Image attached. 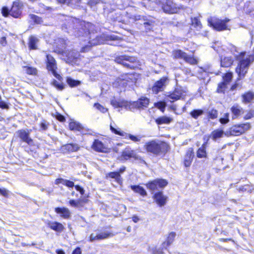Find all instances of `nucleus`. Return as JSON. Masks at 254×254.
<instances>
[{
    "mask_svg": "<svg viewBox=\"0 0 254 254\" xmlns=\"http://www.w3.org/2000/svg\"><path fill=\"white\" fill-rule=\"evenodd\" d=\"M67 23L64 24L67 32L75 36L81 38L80 52H88L92 46L107 43L111 45H116L112 41H117L119 37L115 35L103 34L99 36L96 34L95 26L90 22L72 17H68L66 20Z\"/></svg>",
    "mask_w": 254,
    "mask_h": 254,
    "instance_id": "f257e3e1",
    "label": "nucleus"
},
{
    "mask_svg": "<svg viewBox=\"0 0 254 254\" xmlns=\"http://www.w3.org/2000/svg\"><path fill=\"white\" fill-rule=\"evenodd\" d=\"M149 103V99L142 97L137 101L128 102L124 100L113 99L111 101V105L115 108H125L126 109L133 110L134 109H143L146 108Z\"/></svg>",
    "mask_w": 254,
    "mask_h": 254,
    "instance_id": "f03ea898",
    "label": "nucleus"
},
{
    "mask_svg": "<svg viewBox=\"0 0 254 254\" xmlns=\"http://www.w3.org/2000/svg\"><path fill=\"white\" fill-rule=\"evenodd\" d=\"M146 151L156 156L165 154L168 150L167 143L159 140H153L146 142L144 145Z\"/></svg>",
    "mask_w": 254,
    "mask_h": 254,
    "instance_id": "7ed1b4c3",
    "label": "nucleus"
},
{
    "mask_svg": "<svg viewBox=\"0 0 254 254\" xmlns=\"http://www.w3.org/2000/svg\"><path fill=\"white\" fill-rule=\"evenodd\" d=\"M136 78L132 74L127 73L121 75L113 83L114 87L122 88L133 86L136 82Z\"/></svg>",
    "mask_w": 254,
    "mask_h": 254,
    "instance_id": "20e7f679",
    "label": "nucleus"
},
{
    "mask_svg": "<svg viewBox=\"0 0 254 254\" xmlns=\"http://www.w3.org/2000/svg\"><path fill=\"white\" fill-rule=\"evenodd\" d=\"M229 19H220L216 17H210L208 18L207 21L209 25L212 26L217 31H221L227 29L226 23L229 22Z\"/></svg>",
    "mask_w": 254,
    "mask_h": 254,
    "instance_id": "39448f33",
    "label": "nucleus"
},
{
    "mask_svg": "<svg viewBox=\"0 0 254 254\" xmlns=\"http://www.w3.org/2000/svg\"><path fill=\"white\" fill-rule=\"evenodd\" d=\"M250 127L251 126L249 123L235 125L225 132V135L238 136L249 129Z\"/></svg>",
    "mask_w": 254,
    "mask_h": 254,
    "instance_id": "423d86ee",
    "label": "nucleus"
},
{
    "mask_svg": "<svg viewBox=\"0 0 254 254\" xmlns=\"http://www.w3.org/2000/svg\"><path fill=\"white\" fill-rule=\"evenodd\" d=\"M46 59V63L48 70L51 71L57 79L62 81L63 80L62 77L56 71L57 64L55 59L50 55H47Z\"/></svg>",
    "mask_w": 254,
    "mask_h": 254,
    "instance_id": "0eeeda50",
    "label": "nucleus"
},
{
    "mask_svg": "<svg viewBox=\"0 0 254 254\" xmlns=\"http://www.w3.org/2000/svg\"><path fill=\"white\" fill-rule=\"evenodd\" d=\"M115 61L127 68H133L135 67L133 64L136 62V59L134 57L121 55L117 57Z\"/></svg>",
    "mask_w": 254,
    "mask_h": 254,
    "instance_id": "6e6552de",
    "label": "nucleus"
},
{
    "mask_svg": "<svg viewBox=\"0 0 254 254\" xmlns=\"http://www.w3.org/2000/svg\"><path fill=\"white\" fill-rule=\"evenodd\" d=\"M69 127L70 130L78 131L82 134L93 135L94 133L91 129L83 127L79 123L75 121H71L69 124Z\"/></svg>",
    "mask_w": 254,
    "mask_h": 254,
    "instance_id": "1a4fd4ad",
    "label": "nucleus"
},
{
    "mask_svg": "<svg viewBox=\"0 0 254 254\" xmlns=\"http://www.w3.org/2000/svg\"><path fill=\"white\" fill-rule=\"evenodd\" d=\"M173 56L175 59H183L186 62L191 64H197V60L192 57L188 56L186 53L181 50H175L173 52Z\"/></svg>",
    "mask_w": 254,
    "mask_h": 254,
    "instance_id": "9d476101",
    "label": "nucleus"
},
{
    "mask_svg": "<svg viewBox=\"0 0 254 254\" xmlns=\"http://www.w3.org/2000/svg\"><path fill=\"white\" fill-rule=\"evenodd\" d=\"M168 184V182L164 179H156L146 184L147 188L151 191L157 190L158 189H163Z\"/></svg>",
    "mask_w": 254,
    "mask_h": 254,
    "instance_id": "9b49d317",
    "label": "nucleus"
},
{
    "mask_svg": "<svg viewBox=\"0 0 254 254\" xmlns=\"http://www.w3.org/2000/svg\"><path fill=\"white\" fill-rule=\"evenodd\" d=\"M169 79L167 77H163L160 80L155 82L152 87V91L154 94H158L162 91L168 82Z\"/></svg>",
    "mask_w": 254,
    "mask_h": 254,
    "instance_id": "f8f14e48",
    "label": "nucleus"
},
{
    "mask_svg": "<svg viewBox=\"0 0 254 254\" xmlns=\"http://www.w3.org/2000/svg\"><path fill=\"white\" fill-rule=\"evenodd\" d=\"M165 1L162 3V8L163 11L168 13H175L178 11L179 7L177 6V4L174 3L170 0H163Z\"/></svg>",
    "mask_w": 254,
    "mask_h": 254,
    "instance_id": "ddd939ff",
    "label": "nucleus"
},
{
    "mask_svg": "<svg viewBox=\"0 0 254 254\" xmlns=\"http://www.w3.org/2000/svg\"><path fill=\"white\" fill-rule=\"evenodd\" d=\"M31 130L21 129L16 132L18 136L20 139L27 143L29 145H32L33 144V139L30 137Z\"/></svg>",
    "mask_w": 254,
    "mask_h": 254,
    "instance_id": "4468645a",
    "label": "nucleus"
},
{
    "mask_svg": "<svg viewBox=\"0 0 254 254\" xmlns=\"http://www.w3.org/2000/svg\"><path fill=\"white\" fill-rule=\"evenodd\" d=\"M23 4L19 1H15L10 10V15L14 18H19L22 13Z\"/></svg>",
    "mask_w": 254,
    "mask_h": 254,
    "instance_id": "2eb2a0df",
    "label": "nucleus"
},
{
    "mask_svg": "<svg viewBox=\"0 0 254 254\" xmlns=\"http://www.w3.org/2000/svg\"><path fill=\"white\" fill-rule=\"evenodd\" d=\"M110 128L112 131L115 134L122 136L125 138H128L134 142H138L141 140V136H135L131 134L127 133L126 132L123 131H121V130H118L117 129L114 128L111 125H110Z\"/></svg>",
    "mask_w": 254,
    "mask_h": 254,
    "instance_id": "dca6fc26",
    "label": "nucleus"
},
{
    "mask_svg": "<svg viewBox=\"0 0 254 254\" xmlns=\"http://www.w3.org/2000/svg\"><path fill=\"white\" fill-rule=\"evenodd\" d=\"M185 91L182 87H177L174 91L168 96V98L171 102L176 101L185 95Z\"/></svg>",
    "mask_w": 254,
    "mask_h": 254,
    "instance_id": "f3484780",
    "label": "nucleus"
},
{
    "mask_svg": "<svg viewBox=\"0 0 254 254\" xmlns=\"http://www.w3.org/2000/svg\"><path fill=\"white\" fill-rule=\"evenodd\" d=\"M167 198V196L164 195L162 191L156 192L153 195L154 199L161 207L165 205Z\"/></svg>",
    "mask_w": 254,
    "mask_h": 254,
    "instance_id": "a211bd4d",
    "label": "nucleus"
},
{
    "mask_svg": "<svg viewBox=\"0 0 254 254\" xmlns=\"http://www.w3.org/2000/svg\"><path fill=\"white\" fill-rule=\"evenodd\" d=\"M55 212L60 214V216L64 219H68L70 218L71 212L70 210L66 207H56L55 209Z\"/></svg>",
    "mask_w": 254,
    "mask_h": 254,
    "instance_id": "6ab92c4d",
    "label": "nucleus"
},
{
    "mask_svg": "<svg viewBox=\"0 0 254 254\" xmlns=\"http://www.w3.org/2000/svg\"><path fill=\"white\" fill-rule=\"evenodd\" d=\"M110 233L107 232H102L97 234L92 233L90 236L89 241L90 242H93L95 241L105 239L110 237Z\"/></svg>",
    "mask_w": 254,
    "mask_h": 254,
    "instance_id": "aec40b11",
    "label": "nucleus"
},
{
    "mask_svg": "<svg viewBox=\"0 0 254 254\" xmlns=\"http://www.w3.org/2000/svg\"><path fill=\"white\" fill-rule=\"evenodd\" d=\"M63 56L65 57L66 62H72L73 60L78 58L79 54L75 50L65 51L63 52Z\"/></svg>",
    "mask_w": 254,
    "mask_h": 254,
    "instance_id": "412c9836",
    "label": "nucleus"
},
{
    "mask_svg": "<svg viewBox=\"0 0 254 254\" xmlns=\"http://www.w3.org/2000/svg\"><path fill=\"white\" fill-rule=\"evenodd\" d=\"M194 156V153L192 148H189L184 158V165L186 167H190L193 158Z\"/></svg>",
    "mask_w": 254,
    "mask_h": 254,
    "instance_id": "4be33fe9",
    "label": "nucleus"
},
{
    "mask_svg": "<svg viewBox=\"0 0 254 254\" xmlns=\"http://www.w3.org/2000/svg\"><path fill=\"white\" fill-rule=\"evenodd\" d=\"M48 226L58 233L62 232L64 229V226L62 223L56 221H49Z\"/></svg>",
    "mask_w": 254,
    "mask_h": 254,
    "instance_id": "5701e85b",
    "label": "nucleus"
},
{
    "mask_svg": "<svg viewBox=\"0 0 254 254\" xmlns=\"http://www.w3.org/2000/svg\"><path fill=\"white\" fill-rule=\"evenodd\" d=\"M92 148L95 151L100 152H104L107 149L102 141L98 139H95L92 145Z\"/></svg>",
    "mask_w": 254,
    "mask_h": 254,
    "instance_id": "b1692460",
    "label": "nucleus"
},
{
    "mask_svg": "<svg viewBox=\"0 0 254 254\" xmlns=\"http://www.w3.org/2000/svg\"><path fill=\"white\" fill-rule=\"evenodd\" d=\"M39 42L38 38L35 36L31 35L29 37L28 40V47L30 50H37L38 49V44Z\"/></svg>",
    "mask_w": 254,
    "mask_h": 254,
    "instance_id": "393cba45",
    "label": "nucleus"
},
{
    "mask_svg": "<svg viewBox=\"0 0 254 254\" xmlns=\"http://www.w3.org/2000/svg\"><path fill=\"white\" fill-rule=\"evenodd\" d=\"M233 119L237 118L243 112V108L238 104H235L231 108Z\"/></svg>",
    "mask_w": 254,
    "mask_h": 254,
    "instance_id": "a878e982",
    "label": "nucleus"
},
{
    "mask_svg": "<svg viewBox=\"0 0 254 254\" xmlns=\"http://www.w3.org/2000/svg\"><path fill=\"white\" fill-rule=\"evenodd\" d=\"M79 149V145L76 143H69L63 145L62 150L67 152H75Z\"/></svg>",
    "mask_w": 254,
    "mask_h": 254,
    "instance_id": "bb28decb",
    "label": "nucleus"
},
{
    "mask_svg": "<svg viewBox=\"0 0 254 254\" xmlns=\"http://www.w3.org/2000/svg\"><path fill=\"white\" fill-rule=\"evenodd\" d=\"M233 62L231 57H221V66L222 67H228L233 64Z\"/></svg>",
    "mask_w": 254,
    "mask_h": 254,
    "instance_id": "cd10ccee",
    "label": "nucleus"
},
{
    "mask_svg": "<svg viewBox=\"0 0 254 254\" xmlns=\"http://www.w3.org/2000/svg\"><path fill=\"white\" fill-rule=\"evenodd\" d=\"M173 120L172 118L164 116L156 119L155 122L157 125L169 124Z\"/></svg>",
    "mask_w": 254,
    "mask_h": 254,
    "instance_id": "c85d7f7f",
    "label": "nucleus"
},
{
    "mask_svg": "<svg viewBox=\"0 0 254 254\" xmlns=\"http://www.w3.org/2000/svg\"><path fill=\"white\" fill-rule=\"evenodd\" d=\"M224 134L225 135V132L223 130L217 129L211 132L210 137L213 140L216 141L218 139L222 137Z\"/></svg>",
    "mask_w": 254,
    "mask_h": 254,
    "instance_id": "c756f323",
    "label": "nucleus"
},
{
    "mask_svg": "<svg viewBox=\"0 0 254 254\" xmlns=\"http://www.w3.org/2000/svg\"><path fill=\"white\" fill-rule=\"evenodd\" d=\"M131 189L135 192L139 193L141 195L144 196L147 195L146 190L144 188L139 185H131Z\"/></svg>",
    "mask_w": 254,
    "mask_h": 254,
    "instance_id": "7c9ffc66",
    "label": "nucleus"
},
{
    "mask_svg": "<svg viewBox=\"0 0 254 254\" xmlns=\"http://www.w3.org/2000/svg\"><path fill=\"white\" fill-rule=\"evenodd\" d=\"M176 233L175 232H171L167 239V240L166 242H164L162 244V247L166 249V248L168 246H169L174 241V239L176 237Z\"/></svg>",
    "mask_w": 254,
    "mask_h": 254,
    "instance_id": "2f4dec72",
    "label": "nucleus"
},
{
    "mask_svg": "<svg viewBox=\"0 0 254 254\" xmlns=\"http://www.w3.org/2000/svg\"><path fill=\"white\" fill-rule=\"evenodd\" d=\"M132 157H135V154L133 150L126 149L122 152V158L123 159L127 160Z\"/></svg>",
    "mask_w": 254,
    "mask_h": 254,
    "instance_id": "473e14b6",
    "label": "nucleus"
},
{
    "mask_svg": "<svg viewBox=\"0 0 254 254\" xmlns=\"http://www.w3.org/2000/svg\"><path fill=\"white\" fill-rule=\"evenodd\" d=\"M243 102L248 103L253 101L254 99V94L252 92H248L242 95Z\"/></svg>",
    "mask_w": 254,
    "mask_h": 254,
    "instance_id": "72a5a7b5",
    "label": "nucleus"
},
{
    "mask_svg": "<svg viewBox=\"0 0 254 254\" xmlns=\"http://www.w3.org/2000/svg\"><path fill=\"white\" fill-rule=\"evenodd\" d=\"M197 157L198 158H205L206 157V145L205 143L203 144L201 147L198 148L197 153Z\"/></svg>",
    "mask_w": 254,
    "mask_h": 254,
    "instance_id": "f704fd0d",
    "label": "nucleus"
},
{
    "mask_svg": "<svg viewBox=\"0 0 254 254\" xmlns=\"http://www.w3.org/2000/svg\"><path fill=\"white\" fill-rule=\"evenodd\" d=\"M191 25L197 30H199L202 28V24L200 20L196 17L191 18Z\"/></svg>",
    "mask_w": 254,
    "mask_h": 254,
    "instance_id": "c9c22d12",
    "label": "nucleus"
},
{
    "mask_svg": "<svg viewBox=\"0 0 254 254\" xmlns=\"http://www.w3.org/2000/svg\"><path fill=\"white\" fill-rule=\"evenodd\" d=\"M23 68L24 71L28 74L34 75L37 73V70L36 68L29 66H24Z\"/></svg>",
    "mask_w": 254,
    "mask_h": 254,
    "instance_id": "e433bc0d",
    "label": "nucleus"
},
{
    "mask_svg": "<svg viewBox=\"0 0 254 254\" xmlns=\"http://www.w3.org/2000/svg\"><path fill=\"white\" fill-rule=\"evenodd\" d=\"M143 26L145 27L146 32L150 31L153 27L154 22L151 20H145L143 22Z\"/></svg>",
    "mask_w": 254,
    "mask_h": 254,
    "instance_id": "4c0bfd02",
    "label": "nucleus"
},
{
    "mask_svg": "<svg viewBox=\"0 0 254 254\" xmlns=\"http://www.w3.org/2000/svg\"><path fill=\"white\" fill-rule=\"evenodd\" d=\"M107 177L115 179L117 182H119L121 179L120 172H113L107 174Z\"/></svg>",
    "mask_w": 254,
    "mask_h": 254,
    "instance_id": "58836bf2",
    "label": "nucleus"
},
{
    "mask_svg": "<svg viewBox=\"0 0 254 254\" xmlns=\"http://www.w3.org/2000/svg\"><path fill=\"white\" fill-rule=\"evenodd\" d=\"M203 113L204 112L202 110L195 109L192 110L190 113V115L193 118L196 119L198 118L199 116L202 115L203 114Z\"/></svg>",
    "mask_w": 254,
    "mask_h": 254,
    "instance_id": "ea45409f",
    "label": "nucleus"
},
{
    "mask_svg": "<svg viewBox=\"0 0 254 254\" xmlns=\"http://www.w3.org/2000/svg\"><path fill=\"white\" fill-rule=\"evenodd\" d=\"M66 82L71 87H75L80 84V81L74 80L70 77H67Z\"/></svg>",
    "mask_w": 254,
    "mask_h": 254,
    "instance_id": "a19ab883",
    "label": "nucleus"
},
{
    "mask_svg": "<svg viewBox=\"0 0 254 254\" xmlns=\"http://www.w3.org/2000/svg\"><path fill=\"white\" fill-rule=\"evenodd\" d=\"M52 84L59 90H63L64 87L63 83L59 82L55 79H53Z\"/></svg>",
    "mask_w": 254,
    "mask_h": 254,
    "instance_id": "79ce46f5",
    "label": "nucleus"
},
{
    "mask_svg": "<svg viewBox=\"0 0 254 254\" xmlns=\"http://www.w3.org/2000/svg\"><path fill=\"white\" fill-rule=\"evenodd\" d=\"M94 107L98 111L102 113H105L108 111V109L104 107L103 106L98 103H95Z\"/></svg>",
    "mask_w": 254,
    "mask_h": 254,
    "instance_id": "37998d69",
    "label": "nucleus"
},
{
    "mask_svg": "<svg viewBox=\"0 0 254 254\" xmlns=\"http://www.w3.org/2000/svg\"><path fill=\"white\" fill-rule=\"evenodd\" d=\"M29 17L36 24H41L42 22V18L36 15L30 14Z\"/></svg>",
    "mask_w": 254,
    "mask_h": 254,
    "instance_id": "c03bdc74",
    "label": "nucleus"
},
{
    "mask_svg": "<svg viewBox=\"0 0 254 254\" xmlns=\"http://www.w3.org/2000/svg\"><path fill=\"white\" fill-rule=\"evenodd\" d=\"M219 122L222 124H226L229 122V114L228 113H225L223 117L220 118Z\"/></svg>",
    "mask_w": 254,
    "mask_h": 254,
    "instance_id": "a18cd8bd",
    "label": "nucleus"
},
{
    "mask_svg": "<svg viewBox=\"0 0 254 254\" xmlns=\"http://www.w3.org/2000/svg\"><path fill=\"white\" fill-rule=\"evenodd\" d=\"M226 83L222 82L218 84L217 88V92L218 93H224L227 86Z\"/></svg>",
    "mask_w": 254,
    "mask_h": 254,
    "instance_id": "49530a36",
    "label": "nucleus"
},
{
    "mask_svg": "<svg viewBox=\"0 0 254 254\" xmlns=\"http://www.w3.org/2000/svg\"><path fill=\"white\" fill-rule=\"evenodd\" d=\"M154 106L156 108L160 109L161 111H163L166 107V104L164 102L160 101V102H158L157 103H155L154 104Z\"/></svg>",
    "mask_w": 254,
    "mask_h": 254,
    "instance_id": "de8ad7c7",
    "label": "nucleus"
},
{
    "mask_svg": "<svg viewBox=\"0 0 254 254\" xmlns=\"http://www.w3.org/2000/svg\"><path fill=\"white\" fill-rule=\"evenodd\" d=\"M40 129L42 130H46L49 126V123L45 120H43L40 123Z\"/></svg>",
    "mask_w": 254,
    "mask_h": 254,
    "instance_id": "09e8293b",
    "label": "nucleus"
},
{
    "mask_svg": "<svg viewBox=\"0 0 254 254\" xmlns=\"http://www.w3.org/2000/svg\"><path fill=\"white\" fill-rule=\"evenodd\" d=\"M232 73L228 72L226 73L225 76L223 77L224 81L226 83H229L232 78Z\"/></svg>",
    "mask_w": 254,
    "mask_h": 254,
    "instance_id": "8fccbe9b",
    "label": "nucleus"
},
{
    "mask_svg": "<svg viewBox=\"0 0 254 254\" xmlns=\"http://www.w3.org/2000/svg\"><path fill=\"white\" fill-rule=\"evenodd\" d=\"M80 0H68L67 2V5L71 7H75L79 4Z\"/></svg>",
    "mask_w": 254,
    "mask_h": 254,
    "instance_id": "3c124183",
    "label": "nucleus"
},
{
    "mask_svg": "<svg viewBox=\"0 0 254 254\" xmlns=\"http://www.w3.org/2000/svg\"><path fill=\"white\" fill-rule=\"evenodd\" d=\"M208 116L209 118L214 119L217 117V111L216 110H212L209 112Z\"/></svg>",
    "mask_w": 254,
    "mask_h": 254,
    "instance_id": "603ef678",
    "label": "nucleus"
},
{
    "mask_svg": "<svg viewBox=\"0 0 254 254\" xmlns=\"http://www.w3.org/2000/svg\"><path fill=\"white\" fill-rule=\"evenodd\" d=\"M69 203L71 206L75 207H79L80 204V201L79 200H75L73 199L70 200Z\"/></svg>",
    "mask_w": 254,
    "mask_h": 254,
    "instance_id": "864d4df0",
    "label": "nucleus"
},
{
    "mask_svg": "<svg viewBox=\"0 0 254 254\" xmlns=\"http://www.w3.org/2000/svg\"><path fill=\"white\" fill-rule=\"evenodd\" d=\"M182 71L188 77L192 75V73H191L190 69L188 68L184 67L182 69Z\"/></svg>",
    "mask_w": 254,
    "mask_h": 254,
    "instance_id": "5fc2aeb1",
    "label": "nucleus"
},
{
    "mask_svg": "<svg viewBox=\"0 0 254 254\" xmlns=\"http://www.w3.org/2000/svg\"><path fill=\"white\" fill-rule=\"evenodd\" d=\"M1 13L4 16H7L10 14V10L6 7H3L1 10Z\"/></svg>",
    "mask_w": 254,
    "mask_h": 254,
    "instance_id": "6e6d98bb",
    "label": "nucleus"
},
{
    "mask_svg": "<svg viewBox=\"0 0 254 254\" xmlns=\"http://www.w3.org/2000/svg\"><path fill=\"white\" fill-rule=\"evenodd\" d=\"M63 184L69 188H72L74 187V183L69 180H63Z\"/></svg>",
    "mask_w": 254,
    "mask_h": 254,
    "instance_id": "4d7b16f0",
    "label": "nucleus"
},
{
    "mask_svg": "<svg viewBox=\"0 0 254 254\" xmlns=\"http://www.w3.org/2000/svg\"><path fill=\"white\" fill-rule=\"evenodd\" d=\"M0 194L3 196L7 197L8 194V191L5 188H0Z\"/></svg>",
    "mask_w": 254,
    "mask_h": 254,
    "instance_id": "13d9d810",
    "label": "nucleus"
},
{
    "mask_svg": "<svg viewBox=\"0 0 254 254\" xmlns=\"http://www.w3.org/2000/svg\"><path fill=\"white\" fill-rule=\"evenodd\" d=\"M101 0H89L88 4L93 6L100 2Z\"/></svg>",
    "mask_w": 254,
    "mask_h": 254,
    "instance_id": "bf43d9fd",
    "label": "nucleus"
},
{
    "mask_svg": "<svg viewBox=\"0 0 254 254\" xmlns=\"http://www.w3.org/2000/svg\"><path fill=\"white\" fill-rule=\"evenodd\" d=\"M75 189L76 190L79 191L81 194H83L84 192V189L79 185L75 186Z\"/></svg>",
    "mask_w": 254,
    "mask_h": 254,
    "instance_id": "052dcab7",
    "label": "nucleus"
},
{
    "mask_svg": "<svg viewBox=\"0 0 254 254\" xmlns=\"http://www.w3.org/2000/svg\"><path fill=\"white\" fill-rule=\"evenodd\" d=\"M7 44L6 37H2L0 39V44L2 46H5Z\"/></svg>",
    "mask_w": 254,
    "mask_h": 254,
    "instance_id": "680f3d73",
    "label": "nucleus"
},
{
    "mask_svg": "<svg viewBox=\"0 0 254 254\" xmlns=\"http://www.w3.org/2000/svg\"><path fill=\"white\" fill-rule=\"evenodd\" d=\"M134 20L135 21L141 20L143 22H144L145 21V19H144L143 16H141L140 15H136V16H134Z\"/></svg>",
    "mask_w": 254,
    "mask_h": 254,
    "instance_id": "e2e57ef3",
    "label": "nucleus"
},
{
    "mask_svg": "<svg viewBox=\"0 0 254 254\" xmlns=\"http://www.w3.org/2000/svg\"><path fill=\"white\" fill-rule=\"evenodd\" d=\"M0 108L2 109H7L8 108V105L5 102L3 101H0Z\"/></svg>",
    "mask_w": 254,
    "mask_h": 254,
    "instance_id": "0e129e2a",
    "label": "nucleus"
},
{
    "mask_svg": "<svg viewBox=\"0 0 254 254\" xmlns=\"http://www.w3.org/2000/svg\"><path fill=\"white\" fill-rule=\"evenodd\" d=\"M72 254H81V250L79 247H77L72 253Z\"/></svg>",
    "mask_w": 254,
    "mask_h": 254,
    "instance_id": "69168bd1",
    "label": "nucleus"
},
{
    "mask_svg": "<svg viewBox=\"0 0 254 254\" xmlns=\"http://www.w3.org/2000/svg\"><path fill=\"white\" fill-rule=\"evenodd\" d=\"M153 254H163V252H162V250H161L160 249H157L156 248L155 250H153Z\"/></svg>",
    "mask_w": 254,
    "mask_h": 254,
    "instance_id": "338daca9",
    "label": "nucleus"
},
{
    "mask_svg": "<svg viewBox=\"0 0 254 254\" xmlns=\"http://www.w3.org/2000/svg\"><path fill=\"white\" fill-rule=\"evenodd\" d=\"M57 119L60 122H64L65 120V118L61 115H58L57 116Z\"/></svg>",
    "mask_w": 254,
    "mask_h": 254,
    "instance_id": "774afa93",
    "label": "nucleus"
}]
</instances>
